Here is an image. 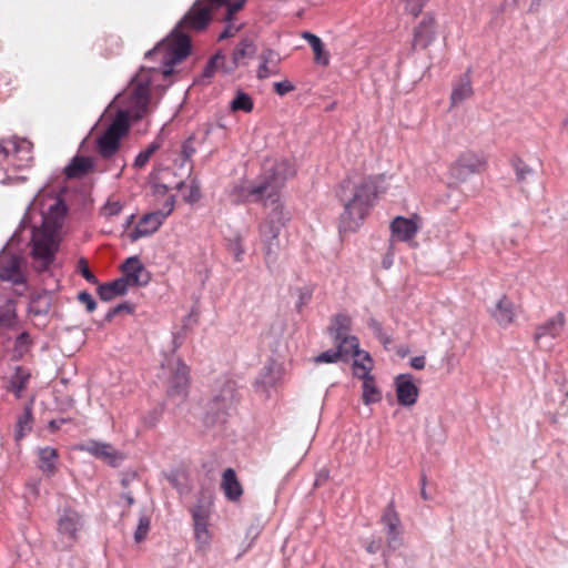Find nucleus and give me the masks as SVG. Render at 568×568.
<instances>
[{"label":"nucleus","instance_id":"8fccbe9b","mask_svg":"<svg viewBox=\"0 0 568 568\" xmlns=\"http://www.w3.org/2000/svg\"><path fill=\"white\" fill-rule=\"evenodd\" d=\"M329 480V471L326 468H322L317 471L316 478L314 481V487H321L327 484Z\"/></svg>","mask_w":568,"mask_h":568},{"label":"nucleus","instance_id":"0eeeda50","mask_svg":"<svg viewBox=\"0 0 568 568\" xmlns=\"http://www.w3.org/2000/svg\"><path fill=\"white\" fill-rule=\"evenodd\" d=\"M225 3L226 0H197L176 28L180 30L201 31L211 21L212 11Z\"/></svg>","mask_w":568,"mask_h":568},{"label":"nucleus","instance_id":"b1692460","mask_svg":"<svg viewBox=\"0 0 568 568\" xmlns=\"http://www.w3.org/2000/svg\"><path fill=\"white\" fill-rule=\"evenodd\" d=\"M280 57L272 49L263 50L260 54V65L257 69V78L266 79L278 73Z\"/></svg>","mask_w":568,"mask_h":568},{"label":"nucleus","instance_id":"052dcab7","mask_svg":"<svg viewBox=\"0 0 568 568\" xmlns=\"http://www.w3.org/2000/svg\"><path fill=\"white\" fill-rule=\"evenodd\" d=\"M383 264H384V266H385V267H389V264H390V263H388V261L384 260V261H383Z\"/></svg>","mask_w":568,"mask_h":568},{"label":"nucleus","instance_id":"412c9836","mask_svg":"<svg viewBox=\"0 0 568 568\" xmlns=\"http://www.w3.org/2000/svg\"><path fill=\"white\" fill-rule=\"evenodd\" d=\"M565 326L566 316L562 312H558L555 316L536 327L534 339L538 345H541L542 339L546 337L558 338L564 332Z\"/></svg>","mask_w":568,"mask_h":568},{"label":"nucleus","instance_id":"393cba45","mask_svg":"<svg viewBox=\"0 0 568 568\" xmlns=\"http://www.w3.org/2000/svg\"><path fill=\"white\" fill-rule=\"evenodd\" d=\"M31 373L23 366H17L14 373L10 376L7 390L13 393L17 398L22 397V393L27 389L30 382Z\"/></svg>","mask_w":568,"mask_h":568},{"label":"nucleus","instance_id":"7c9ffc66","mask_svg":"<svg viewBox=\"0 0 568 568\" xmlns=\"http://www.w3.org/2000/svg\"><path fill=\"white\" fill-rule=\"evenodd\" d=\"M222 487L226 497H241L243 494L242 486L237 480L236 474L232 468H227L223 473Z\"/></svg>","mask_w":568,"mask_h":568},{"label":"nucleus","instance_id":"cd10ccee","mask_svg":"<svg viewBox=\"0 0 568 568\" xmlns=\"http://www.w3.org/2000/svg\"><path fill=\"white\" fill-rule=\"evenodd\" d=\"M92 160L85 156H75L64 169L68 179L82 178L92 169Z\"/></svg>","mask_w":568,"mask_h":568},{"label":"nucleus","instance_id":"4be33fe9","mask_svg":"<svg viewBox=\"0 0 568 568\" xmlns=\"http://www.w3.org/2000/svg\"><path fill=\"white\" fill-rule=\"evenodd\" d=\"M490 315L503 327L511 325L516 317L513 301L507 295H503L490 310Z\"/></svg>","mask_w":568,"mask_h":568},{"label":"nucleus","instance_id":"39448f33","mask_svg":"<svg viewBox=\"0 0 568 568\" xmlns=\"http://www.w3.org/2000/svg\"><path fill=\"white\" fill-rule=\"evenodd\" d=\"M256 44L250 37L241 39L233 50L231 61H226L225 55L216 53L212 57L204 69V75L211 78L215 71L222 70L224 73H231L256 53Z\"/></svg>","mask_w":568,"mask_h":568},{"label":"nucleus","instance_id":"2eb2a0df","mask_svg":"<svg viewBox=\"0 0 568 568\" xmlns=\"http://www.w3.org/2000/svg\"><path fill=\"white\" fill-rule=\"evenodd\" d=\"M22 265L23 258L21 256L10 252H2L0 254V278L14 285L23 284L26 278Z\"/></svg>","mask_w":568,"mask_h":568},{"label":"nucleus","instance_id":"6e6552de","mask_svg":"<svg viewBox=\"0 0 568 568\" xmlns=\"http://www.w3.org/2000/svg\"><path fill=\"white\" fill-rule=\"evenodd\" d=\"M213 511L212 499H199V503L191 508L194 538L199 549L209 547L212 535L209 530V523Z\"/></svg>","mask_w":568,"mask_h":568},{"label":"nucleus","instance_id":"09e8293b","mask_svg":"<svg viewBox=\"0 0 568 568\" xmlns=\"http://www.w3.org/2000/svg\"><path fill=\"white\" fill-rule=\"evenodd\" d=\"M200 197H201L200 186L196 183L192 182V184L189 186V193L184 194V199L190 203H194V202L199 201Z\"/></svg>","mask_w":568,"mask_h":568},{"label":"nucleus","instance_id":"a19ab883","mask_svg":"<svg viewBox=\"0 0 568 568\" xmlns=\"http://www.w3.org/2000/svg\"><path fill=\"white\" fill-rule=\"evenodd\" d=\"M339 353L333 349L326 351L321 353L318 356L315 357V363H336L339 361Z\"/></svg>","mask_w":568,"mask_h":568},{"label":"nucleus","instance_id":"ea45409f","mask_svg":"<svg viewBox=\"0 0 568 568\" xmlns=\"http://www.w3.org/2000/svg\"><path fill=\"white\" fill-rule=\"evenodd\" d=\"M513 165L518 182L525 181L526 176L531 173V169L519 159L515 160Z\"/></svg>","mask_w":568,"mask_h":568},{"label":"nucleus","instance_id":"6e6d98bb","mask_svg":"<svg viewBox=\"0 0 568 568\" xmlns=\"http://www.w3.org/2000/svg\"><path fill=\"white\" fill-rule=\"evenodd\" d=\"M409 364L415 369H424L425 365H426V357L425 356H415V357L410 358Z\"/></svg>","mask_w":568,"mask_h":568},{"label":"nucleus","instance_id":"72a5a7b5","mask_svg":"<svg viewBox=\"0 0 568 568\" xmlns=\"http://www.w3.org/2000/svg\"><path fill=\"white\" fill-rule=\"evenodd\" d=\"M362 399L365 405L375 404L382 400V393L375 383V378L363 382Z\"/></svg>","mask_w":568,"mask_h":568},{"label":"nucleus","instance_id":"680f3d73","mask_svg":"<svg viewBox=\"0 0 568 568\" xmlns=\"http://www.w3.org/2000/svg\"><path fill=\"white\" fill-rule=\"evenodd\" d=\"M211 125H207L206 130H205V133L209 134L211 132Z\"/></svg>","mask_w":568,"mask_h":568},{"label":"nucleus","instance_id":"6ab92c4d","mask_svg":"<svg viewBox=\"0 0 568 568\" xmlns=\"http://www.w3.org/2000/svg\"><path fill=\"white\" fill-rule=\"evenodd\" d=\"M80 449L111 466H118L123 460V455L108 443L89 440L81 445Z\"/></svg>","mask_w":568,"mask_h":568},{"label":"nucleus","instance_id":"423d86ee","mask_svg":"<svg viewBox=\"0 0 568 568\" xmlns=\"http://www.w3.org/2000/svg\"><path fill=\"white\" fill-rule=\"evenodd\" d=\"M190 37L175 28L171 38L155 47L148 55H162L163 63L169 67L163 71V74L168 77L172 73V65L183 61L190 54Z\"/></svg>","mask_w":568,"mask_h":568},{"label":"nucleus","instance_id":"603ef678","mask_svg":"<svg viewBox=\"0 0 568 568\" xmlns=\"http://www.w3.org/2000/svg\"><path fill=\"white\" fill-rule=\"evenodd\" d=\"M275 92L278 95H285L286 93L294 90V85L288 81L276 82L274 84Z\"/></svg>","mask_w":568,"mask_h":568},{"label":"nucleus","instance_id":"a878e982","mask_svg":"<svg viewBox=\"0 0 568 568\" xmlns=\"http://www.w3.org/2000/svg\"><path fill=\"white\" fill-rule=\"evenodd\" d=\"M337 346L336 352L339 353V357L346 358L348 356L359 357L364 351L359 349V341L356 336L346 335L338 338H334Z\"/></svg>","mask_w":568,"mask_h":568},{"label":"nucleus","instance_id":"5fc2aeb1","mask_svg":"<svg viewBox=\"0 0 568 568\" xmlns=\"http://www.w3.org/2000/svg\"><path fill=\"white\" fill-rule=\"evenodd\" d=\"M31 344L30 335L22 332L16 339V348L28 347Z\"/></svg>","mask_w":568,"mask_h":568},{"label":"nucleus","instance_id":"1a4fd4ad","mask_svg":"<svg viewBox=\"0 0 568 568\" xmlns=\"http://www.w3.org/2000/svg\"><path fill=\"white\" fill-rule=\"evenodd\" d=\"M174 203V196H168L162 210L148 213L142 216L134 230L131 232L130 239L132 241H136L141 237L150 236L155 233L163 224L164 220L173 212Z\"/></svg>","mask_w":568,"mask_h":568},{"label":"nucleus","instance_id":"4468645a","mask_svg":"<svg viewBox=\"0 0 568 568\" xmlns=\"http://www.w3.org/2000/svg\"><path fill=\"white\" fill-rule=\"evenodd\" d=\"M436 36V19L432 13H425L422 20L413 29V50L427 49Z\"/></svg>","mask_w":568,"mask_h":568},{"label":"nucleus","instance_id":"49530a36","mask_svg":"<svg viewBox=\"0 0 568 568\" xmlns=\"http://www.w3.org/2000/svg\"><path fill=\"white\" fill-rule=\"evenodd\" d=\"M247 0H237L233 3H230L227 4V9H226V17H225V20L226 21H232L233 20V16L239 12L240 10L243 9L245 2Z\"/></svg>","mask_w":568,"mask_h":568},{"label":"nucleus","instance_id":"a211bd4d","mask_svg":"<svg viewBox=\"0 0 568 568\" xmlns=\"http://www.w3.org/2000/svg\"><path fill=\"white\" fill-rule=\"evenodd\" d=\"M422 219L418 215L412 217L396 216L390 222L392 236L400 242L412 241L420 229Z\"/></svg>","mask_w":568,"mask_h":568},{"label":"nucleus","instance_id":"2f4dec72","mask_svg":"<svg viewBox=\"0 0 568 568\" xmlns=\"http://www.w3.org/2000/svg\"><path fill=\"white\" fill-rule=\"evenodd\" d=\"M474 91L468 77L462 79L453 89L450 94V106L454 108L473 95Z\"/></svg>","mask_w":568,"mask_h":568},{"label":"nucleus","instance_id":"7ed1b4c3","mask_svg":"<svg viewBox=\"0 0 568 568\" xmlns=\"http://www.w3.org/2000/svg\"><path fill=\"white\" fill-rule=\"evenodd\" d=\"M42 214V224L36 227L31 240L32 267L37 272L49 270L53 263L60 243L67 205L64 201L53 194H43L38 199Z\"/></svg>","mask_w":568,"mask_h":568},{"label":"nucleus","instance_id":"58836bf2","mask_svg":"<svg viewBox=\"0 0 568 568\" xmlns=\"http://www.w3.org/2000/svg\"><path fill=\"white\" fill-rule=\"evenodd\" d=\"M426 0H405V11L413 17H417L423 11Z\"/></svg>","mask_w":568,"mask_h":568},{"label":"nucleus","instance_id":"13d9d810","mask_svg":"<svg viewBox=\"0 0 568 568\" xmlns=\"http://www.w3.org/2000/svg\"><path fill=\"white\" fill-rule=\"evenodd\" d=\"M379 548H381L379 542L374 541V540L369 541V542L366 545V550H367V552H369V554H376V552L379 550Z\"/></svg>","mask_w":568,"mask_h":568},{"label":"nucleus","instance_id":"f704fd0d","mask_svg":"<svg viewBox=\"0 0 568 568\" xmlns=\"http://www.w3.org/2000/svg\"><path fill=\"white\" fill-rule=\"evenodd\" d=\"M253 100L252 98L244 92H237L234 100L231 102V109L232 111H243V112H251L253 110Z\"/></svg>","mask_w":568,"mask_h":568},{"label":"nucleus","instance_id":"dca6fc26","mask_svg":"<svg viewBox=\"0 0 568 568\" xmlns=\"http://www.w3.org/2000/svg\"><path fill=\"white\" fill-rule=\"evenodd\" d=\"M382 524L384 525L387 547L390 550L398 549L403 545V529L399 515L393 508V503L385 509L382 516Z\"/></svg>","mask_w":568,"mask_h":568},{"label":"nucleus","instance_id":"5701e85b","mask_svg":"<svg viewBox=\"0 0 568 568\" xmlns=\"http://www.w3.org/2000/svg\"><path fill=\"white\" fill-rule=\"evenodd\" d=\"M155 511L152 500H148L141 505L138 514V526L134 531V540L140 544L148 537L151 527V520Z\"/></svg>","mask_w":568,"mask_h":568},{"label":"nucleus","instance_id":"3c124183","mask_svg":"<svg viewBox=\"0 0 568 568\" xmlns=\"http://www.w3.org/2000/svg\"><path fill=\"white\" fill-rule=\"evenodd\" d=\"M226 22H227V24H226L225 29L219 37L220 40H224V39L234 37L240 30V27L233 24L232 21H226Z\"/></svg>","mask_w":568,"mask_h":568},{"label":"nucleus","instance_id":"79ce46f5","mask_svg":"<svg viewBox=\"0 0 568 568\" xmlns=\"http://www.w3.org/2000/svg\"><path fill=\"white\" fill-rule=\"evenodd\" d=\"M314 61L317 64L326 67L329 63V54L324 48V43L317 49L313 50Z\"/></svg>","mask_w":568,"mask_h":568},{"label":"nucleus","instance_id":"bb28decb","mask_svg":"<svg viewBox=\"0 0 568 568\" xmlns=\"http://www.w3.org/2000/svg\"><path fill=\"white\" fill-rule=\"evenodd\" d=\"M129 287L125 284L124 280L121 277L102 284L98 288V295L102 301L109 302L116 296H122L128 292Z\"/></svg>","mask_w":568,"mask_h":568},{"label":"nucleus","instance_id":"bf43d9fd","mask_svg":"<svg viewBox=\"0 0 568 568\" xmlns=\"http://www.w3.org/2000/svg\"><path fill=\"white\" fill-rule=\"evenodd\" d=\"M13 317H14V314H13V313H11V312H8V313L4 315V318H1L0 321H1V322H6V323L10 324Z\"/></svg>","mask_w":568,"mask_h":568},{"label":"nucleus","instance_id":"f8f14e48","mask_svg":"<svg viewBox=\"0 0 568 568\" xmlns=\"http://www.w3.org/2000/svg\"><path fill=\"white\" fill-rule=\"evenodd\" d=\"M30 146L26 141L2 140L0 142V163L9 162L14 166H21L20 162L29 163Z\"/></svg>","mask_w":568,"mask_h":568},{"label":"nucleus","instance_id":"9d476101","mask_svg":"<svg viewBox=\"0 0 568 568\" xmlns=\"http://www.w3.org/2000/svg\"><path fill=\"white\" fill-rule=\"evenodd\" d=\"M485 160L471 151L463 152L449 166V176L455 183L465 182L471 174L485 168Z\"/></svg>","mask_w":568,"mask_h":568},{"label":"nucleus","instance_id":"4d7b16f0","mask_svg":"<svg viewBox=\"0 0 568 568\" xmlns=\"http://www.w3.org/2000/svg\"><path fill=\"white\" fill-rule=\"evenodd\" d=\"M18 426L20 428V432H22L24 428H30L29 414H26L23 417L19 418Z\"/></svg>","mask_w":568,"mask_h":568},{"label":"nucleus","instance_id":"f3484780","mask_svg":"<svg viewBox=\"0 0 568 568\" xmlns=\"http://www.w3.org/2000/svg\"><path fill=\"white\" fill-rule=\"evenodd\" d=\"M122 276L128 287L145 286L151 281V273L141 263L138 256L125 260L121 266Z\"/></svg>","mask_w":568,"mask_h":568},{"label":"nucleus","instance_id":"c85d7f7f","mask_svg":"<svg viewBox=\"0 0 568 568\" xmlns=\"http://www.w3.org/2000/svg\"><path fill=\"white\" fill-rule=\"evenodd\" d=\"M374 367L373 359L368 352H363L359 357L353 362V375L363 382L374 376L371 374Z\"/></svg>","mask_w":568,"mask_h":568},{"label":"nucleus","instance_id":"aec40b11","mask_svg":"<svg viewBox=\"0 0 568 568\" xmlns=\"http://www.w3.org/2000/svg\"><path fill=\"white\" fill-rule=\"evenodd\" d=\"M396 397L402 406H413L418 398L419 389L410 374H400L395 378Z\"/></svg>","mask_w":568,"mask_h":568},{"label":"nucleus","instance_id":"e2e57ef3","mask_svg":"<svg viewBox=\"0 0 568 568\" xmlns=\"http://www.w3.org/2000/svg\"><path fill=\"white\" fill-rule=\"evenodd\" d=\"M372 325H373V326H377L378 324L376 323V321H374V320H373V321H372Z\"/></svg>","mask_w":568,"mask_h":568},{"label":"nucleus","instance_id":"473e14b6","mask_svg":"<svg viewBox=\"0 0 568 568\" xmlns=\"http://www.w3.org/2000/svg\"><path fill=\"white\" fill-rule=\"evenodd\" d=\"M352 328V318L346 314H337L332 320L329 332L333 338L348 335Z\"/></svg>","mask_w":568,"mask_h":568},{"label":"nucleus","instance_id":"ddd939ff","mask_svg":"<svg viewBox=\"0 0 568 568\" xmlns=\"http://www.w3.org/2000/svg\"><path fill=\"white\" fill-rule=\"evenodd\" d=\"M171 375L168 381V395L170 397L185 398L190 385V369L189 367L178 361L171 365Z\"/></svg>","mask_w":568,"mask_h":568},{"label":"nucleus","instance_id":"c9c22d12","mask_svg":"<svg viewBox=\"0 0 568 568\" xmlns=\"http://www.w3.org/2000/svg\"><path fill=\"white\" fill-rule=\"evenodd\" d=\"M160 144L152 142L144 151L140 152L134 160V168L142 169L150 158L159 150Z\"/></svg>","mask_w":568,"mask_h":568},{"label":"nucleus","instance_id":"c03bdc74","mask_svg":"<svg viewBox=\"0 0 568 568\" xmlns=\"http://www.w3.org/2000/svg\"><path fill=\"white\" fill-rule=\"evenodd\" d=\"M133 311H134V306L132 304L122 303L108 312L106 320L111 321L115 315H118L121 312H126V313L131 314V313H133Z\"/></svg>","mask_w":568,"mask_h":568},{"label":"nucleus","instance_id":"e433bc0d","mask_svg":"<svg viewBox=\"0 0 568 568\" xmlns=\"http://www.w3.org/2000/svg\"><path fill=\"white\" fill-rule=\"evenodd\" d=\"M122 211V204L119 201L109 200L103 207L101 213L105 217H112L119 215Z\"/></svg>","mask_w":568,"mask_h":568},{"label":"nucleus","instance_id":"f257e3e1","mask_svg":"<svg viewBox=\"0 0 568 568\" xmlns=\"http://www.w3.org/2000/svg\"><path fill=\"white\" fill-rule=\"evenodd\" d=\"M294 175L295 169L290 160L266 159L257 182L235 186L231 194L236 204L260 203L264 207L271 209L268 217L260 225V236L267 266L276 261L280 246V225H283L286 220L282 203V190L287 179Z\"/></svg>","mask_w":568,"mask_h":568},{"label":"nucleus","instance_id":"a18cd8bd","mask_svg":"<svg viewBox=\"0 0 568 568\" xmlns=\"http://www.w3.org/2000/svg\"><path fill=\"white\" fill-rule=\"evenodd\" d=\"M230 252L234 255L236 262L242 261L244 248L240 239H235L229 245Z\"/></svg>","mask_w":568,"mask_h":568},{"label":"nucleus","instance_id":"37998d69","mask_svg":"<svg viewBox=\"0 0 568 568\" xmlns=\"http://www.w3.org/2000/svg\"><path fill=\"white\" fill-rule=\"evenodd\" d=\"M196 152V149L194 146V136H190L183 144H182V155L185 161L190 160Z\"/></svg>","mask_w":568,"mask_h":568},{"label":"nucleus","instance_id":"9b49d317","mask_svg":"<svg viewBox=\"0 0 568 568\" xmlns=\"http://www.w3.org/2000/svg\"><path fill=\"white\" fill-rule=\"evenodd\" d=\"M82 516L71 508H64L58 520V531L64 541L63 547H71L78 538V531L82 528Z\"/></svg>","mask_w":568,"mask_h":568},{"label":"nucleus","instance_id":"4c0bfd02","mask_svg":"<svg viewBox=\"0 0 568 568\" xmlns=\"http://www.w3.org/2000/svg\"><path fill=\"white\" fill-rule=\"evenodd\" d=\"M77 268L78 271L81 273V275L91 284H97L98 283V278L95 277V275L90 271L89 268V265H88V261L84 258V257H81L79 261H78V265H77Z\"/></svg>","mask_w":568,"mask_h":568},{"label":"nucleus","instance_id":"c756f323","mask_svg":"<svg viewBox=\"0 0 568 568\" xmlns=\"http://www.w3.org/2000/svg\"><path fill=\"white\" fill-rule=\"evenodd\" d=\"M38 455L40 469L48 475L54 474L59 458L58 450L52 447H43L39 449Z\"/></svg>","mask_w":568,"mask_h":568},{"label":"nucleus","instance_id":"de8ad7c7","mask_svg":"<svg viewBox=\"0 0 568 568\" xmlns=\"http://www.w3.org/2000/svg\"><path fill=\"white\" fill-rule=\"evenodd\" d=\"M79 301L85 305L88 312H93L97 307V303L92 295L88 292H81L78 296Z\"/></svg>","mask_w":568,"mask_h":568},{"label":"nucleus","instance_id":"f03ea898","mask_svg":"<svg viewBox=\"0 0 568 568\" xmlns=\"http://www.w3.org/2000/svg\"><path fill=\"white\" fill-rule=\"evenodd\" d=\"M152 70L141 69L131 82L126 97L128 109L119 110L106 130L97 139V151L103 159L112 158L120 149V142L130 128V119L140 120L149 114Z\"/></svg>","mask_w":568,"mask_h":568},{"label":"nucleus","instance_id":"864d4df0","mask_svg":"<svg viewBox=\"0 0 568 568\" xmlns=\"http://www.w3.org/2000/svg\"><path fill=\"white\" fill-rule=\"evenodd\" d=\"M303 39H305L308 44L311 45V48L313 50L317 49L318 47H321L323 44V41L315 34L311 33V32H304L302 34Z\"/></svg>","mask_w":568,"mask_h":568},{"label":"nucleus","instance_id":"20e7f679","mask_svg":"<svg viewBox=\"0 0 568 568\" xmlns=\"http://www.w3.org/2000/svg\"><path fill=\"white\" fill-rule=\"evenodd\" d=\"M336 195L344 209L338 217V231L341 234L354 233L374 206L377 183L369 175L354 172L341 182Z\"/></svg>","mask_w":568,"mask_h":568}]
</instances>
